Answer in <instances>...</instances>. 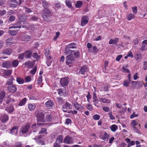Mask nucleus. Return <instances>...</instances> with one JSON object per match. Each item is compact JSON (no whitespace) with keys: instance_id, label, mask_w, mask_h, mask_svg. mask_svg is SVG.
Here are the masks:
<instances>
[{"instance_id":"obj_1","label":"nucleus","mask_w":147,"mask_h":147,"mask_svg":"<svg viewBox=\"0 0 147 147\" xmlns=\"http://www.w3.org/2000/svg\"><path fill=\"white\" fill-rule=\"evenodd\" d=\"M35 115L37 118V121L38 122H45V119H44L45 115L42 111H37L35 113Z\"/></svg>"},{"instance_id":"obj_2","label":"nucleus","mask_w":147,"mask_h":147,"mask_svg":"<svg viewBox=\"0 0 147 147\" xmlns=\"http://www.w3.org/2000/svg\"><path fill=\"white\" fill-rule=\"evenodd\" d=\"M66 64L68 65L69 67L71 66L69 65L73 63L75 61V58L73 55L70 54L67 55L65 58Z\"/></svg>"},{"instance_id":"obj_3","label":"nucleus","mask_w":147,"mask_h":147,"mask_svg":"<svg viewBox=\"0 0 147 147\" xmlns=\"http://www.w3.org/2000/svg\"><path fill=\"white\" fill-rule=\"evenodd\" d=\"M69 82V79L67 77H64L61 78L60 83L61 85L63 86H66L67 85Z\"/></svg>"},{"instance_id":"obj_4","label":"nucleus","mask_w":147,"mask_h":147,"mask_svg":"<svg viewBox=\"0 0 147 147\" xmlns=\"http://www.w3.org/2000/svg\"><path fill=\"white\" fill-rule=\"evenodd\" d=\"M7 88V90L10 93H14L17 91L16 86L14 84L8 86Z\"/></svg>"},{"instance_id":"obj_5","label":"nucleus","mask_w":147,"mask_h":147,"mask_svg":"<svg viewBox=\"0 0 147 147\" xmlns=\"http://www.w3.org/2000/svg\"><path fill=\"white\" fill-rule=\"evenodd\" d=\"M89 19L87 16H83L82 18L81 22V25L82 26H84L86 24L88 23Z\"/></svg>"},{"instance_id":"obj_6","label":"nucleus","mask_w":147,"mask_h":147,"mask_svg":"<svg viewBox=\"0 0 147 147\" xmlns=\"http://www.w3.org/2000/svg\"><path fill=\"white\" fill-rule=\"evenodd\" d=\"M109 136V134L106 131L104 132L103 134H100V137L101 139L106 141H108Z\"/></svg>"},{"instance_id":"obj_7","label":"nucleus","mask_w":147,"mask_h":147,"mask_svg":"<svg viewBox=\"0 0 147 147\" xmlns=\"http://www.w3.org/2000/svg\"><path fill=\"white\" fill-rule=\"evenodd\" d=\"M19 21L20 22H25L27 19V16L24 13H23L20 15L18 16Z\"/></svg>"},{"instance_id":"obj_8","label":"nucleus","mask_w":147,"mask_h":147,"mask_svg":"<svg viewBox=\"0 0 147 147\" xmlns=\"http://www.w3.org/2000/svg\"><path fill=\"white\" fill-rule=\"evenodd\" d=\"M30 124L29 123L24 126L22 127L21 129V132L23 133H26L29 130L30 127Z\"/></svg>"},{"instance_id":"obj_9","label":"nucleus","mask_w":147,"mask_h":147,"mask_svg":"<svg viewBox=\"0 0 147 147\" xmlns=\"http://www.w3.org/2000/svg\"><path fill=\"white\" fill-rule=\"evenodd\" d=\"M64 142L67 144H72L73 143V138L69 136H67L64 138Z\"/></svg>"},{"instance_id":"obj_10","label":"nucleus","mask_w":147,"mask_h":147,"mask_svg":"<svg viewBox=\"0 0 147 147\" xmlns=\"http://www.w3.org/2000/svg\"><path fill=\"white\" fill-rule=\"evenodd\" d=\"M11 62L10 61H7L3 62L2 63V66L7 68H10L11 66Z\"/></svg>"},{"instance_id":"obj_11","label":"nucleus","mask_w":147,"mask_h":147,"mask_svg":"<svg viewBox=\"0 0 147 147\" xmlns=\"http://www.w3.org/2000/svg\"><path fill=\"white\" fill-rule=\"evenodd\" d=\"M12 53V50L9 48H6L4 49L2 51V54L3 55H10Z\"/></svg>"},{"instance_id":"obj_12","label":"nucleus","mask_w":147,"mask_h":147,"mask_svg":"<svg viewBox=\"0 0 147 147\" xmlns=\"http://www.w3.org/2000/svg\"><path fill=\"white\" fill-rule=\"evenodd\" d=\"M45 105L47 108L50 109L53 105L54 103L52 100H49L46 102Z\"/></svg>"},{"instance_id":"obj_13","label":"nucleus","mask_w":147,"mask_h":147,"mask_svg":"<svg viewBox=\"0 0 147 147\" xmlns=\"http://www.w3.org/2000/svg\"><path fill=\"white\" fill-rule=\"evenodd\" d=\"M13 28H14L11 27V26L9 28V34L12 36L16 35L17 33V31L16 30L12 29Z\"/></svg>"},{"instance_id":"obj_14","label":"nucleus","mask_w":147,"mask_h":147,"mask_svg":"<svg viewBox=\"0 0 147 147\" xmlns=\"http://www.w3.org/2000/svg\"><path fill=\"white\" fill-rule=\"evenodd\" d=\"M5 91L2 90L0 92V103H2L3 101L4 98L5 96Z\"/></svg>"},{"instance_id":"obj_15","label":"nucleus","mask_w":147,"mask_h":147,"mask_svg":"<svg viewBox=\"0 0 147 147\" xmlns=\"http://www.w3.org/2000/svg\"><path fill=\"white\" fill-rule=\"evenodd\" d=\"M32 52L28 50L24 52L25 57L26 58H30L32 54Z\"/></svg>"},{"instance_id":"obj_16","label":"nucleus","mask_w":147,"mask_h":147,"mask_svg":"<svg viewBox=\"0 0 147 147\" xmlns=\"http://www.w3.org/2000/svg\"><path fill=\"white\" fill-rule=\"evenodd\" d=\"M11 27L14 28H21V23L19 21L17 22L15 24H14Z\"/></svg>"},{"instance_id":"obj_17","label":"nucleus","mask_w":147,"mask_h":147,"mask_svg":"<svg viewBox=\"0 0 147 147\" xmlns=\"http://www.w3.org/2000/svg\"><path fill=\"white\" fill-rule=\"evenodd\" d=\"M88 71V69L87 66H84L81 68V70L80 71L79 73L80 74H84L85 72H87Z\"/></svg>"},{"instance_id":"obj_18","label":"nucleus","mask_w":147,"mask_h":147,"mask_svg":"<svg viewBox=\"0 0 147 147\" xmlns=\"http://www.w3.org/2000/svg\"><path fill=\"white\" fill-rule=\"evenodd\" d=\"M36 105L35 104H28V107L29 110L30 111L34 110L36 107Z\"/></svg>"},{"instance_id":"obj_19","label":"nucleus","mask_w":147,"mask_h":147,"mask_svg":"<svg viewBox=\"0 0 147 147\" xmlns=\"http://www.w3.org/2000/svg\"><path fill=\"white\" fill-rule=\"evenodd\" d=\"M31 37L29 35H24L22 37V39L23 41L27 42L30 40Z\"/></svg>"},{"instance_id":"obj_20","label":"nucleus","mask_w":147,"mask_h":147,"mask_svg":"<svg viewBox=\"0 0 147 147\" xmlns=\"http://www.w3.org/2000/svg\"><path fill=\"white\" fill-rule=\"evenodd\" d=\"M74 106L76 109L78 110L82 109L83 107L80 105L77 102H75L74 103Z\"/></svg>"},{"instance_id":"obj_21","label":"nucleus","mask_w":147,"mask_h":147,"mask_svg":"<svg viewBox=\"0 0 147 147\" xmlns=\"http://www.w3.org/2000/svg\"><path fill=\"white\" fill-rule=\"evenodd\" d=\"M14 80L13 78L11 77V78L9 79L7 81L6 84L8 86L13 85V80Z\"/></svg>"},{"instance_id":"obj_22","label":"nucleus","mask_w":147,"mask_h":147,"mask_svg":"<svg viewBox=\"0 0 147 147\" xmlns=\"http://www.w3.org/2000/svg\"><path fill=\"white\" fill-rule=\"evenodd\" d=\"M119 40V39L117 38H115L114 39H110L109 44L110 45L114 44H116Z\"/></svg>"},{"instance_id":"obj_23","label":"nucleus","mask_w":147,"mask_h":147,"mask_svg":"<svg viewBox=\"0 0 147 147\" xmlns=\"http://www.w3.org/2000/svg\"><path fill=\"white\" fill-rule=\"evenodd\" d=\"M10 133L12 134L15 135L18 132V127H17L15 126L13 127L10 130Z\"/></svg>"},{"instance_id":"obj_24","label":"nucleus","mask_w":147,"mask_h":147,"mask_svg":"<svg viewBox=\"0 0 147 147\" xmlns=\"http://www.w3.org/2000/svg\"><path fill=\"white\" fill-rule=\"evenodd\" d=\"M53 119V116L51 114L47 115L45 119V121H50L52 120Z\"/></svg>"},{"instance_id":"obj_25","label":"nucleus","mask_w":147,"mask_h":147,"mask_svg":"<svg viewBox=\"0 0 147 147\" xmlns=\"http://www.w3.org/2000/svg\"><path fill=\"white\" fill-rule=\"evenodd\" d=\"M50 15H47L43 14L42 15L43 19L46 21H49V18L51 17Z\"/></svg>"},{"instance_id":"obj_26","label":"nucleus","mask_w":147,"mask_h":147,"mask_svg":"<svg viewBox=\"0 0 147 147\" xmlns=\"http://www.w3.org/2000/svg\"><path fill=\"white\" fill-rule=\"evenodd\" d=\"M93 102L94 103V104L95 106H96V102L98 103V99L96 95L95 92H94L93 94Z\"/></svg>"},{"instance_id":"obj_27","label":"nucleus","mask_w":147,"mask_h":147,"mask_svg":"<svg viewBox=\"0 0 147 147\" xmlns=\"http://www.w3.org/2000/svg\"><path fill=\"white\" fill-rule=\"evenodd\" d=\"M8 115L4 114L2 117V121L3 123H5L8 120Z\"/></svg>"},{"instance_id":"obj_28","label":"nucleus","mask_w":147,"mask_h":147,"mask_svg":"<svg viewBox=\"0 0 147 147\" xmlns=\"http://www.w3.org/2000/svg\"><path fill=\"white\" fill-rule=\"evenodd\" d=\"M26 100L27 99L26 98H24L19 102L18 105L19 106H22L24 105L26 102Z\"/></svg>"},{"instance_id":"obj_29","label":"nucleus","mask_w":147,"mask_h":147,"mask_svg":"<svg viewBox=\"0 0 147 147\" xmlns=\"http://www.w3.org/2000/svg\"><path fill=\"white\" fill-rule=\"evenodd\" d=\"M69 46H67L65 49V53L66 55L71 53V50L70 49Z\"/></svg>"},{"instance_id":"obj_30","label":"nucleus","mask_w":147,"mask_h":147,"mask_svg":"<svg viewBox=\"0 0 147 147\" xmlns=\"http://www.w3.org/2000/svg\"><path fill=\"white\" fill-rule=\"evenodd\" d=\"M5 110L7 111L8 113H11L14 111V107L12 106L7 107L6 108Z\"/></svg>"},{"instance_id":"obj_31","label":"nucleus","mask_w":147,"mask_h":147,"mask_svg":"<svg viewBox=\"0 0 147 147\" xmlns=\"http://www.w3.org/2000/svg\"><path fill=\"white\" fill-rule=\"evenodd\" d=\"M12 70H7L5 71L3 74L4 75H5L6 76H8L11 75L12 73Z\"/></svg>"},{"instance_id":"obj_32","label":"nucleus","mask_w":147,"mask_h":147,"mask_svg":"<svg viewBox=\"0 0 147 147\" xmlns=\"http://www.w3.org/2000/svg\"><path fill=\"white\" fill-rule=\"evenodd\" d=\"M43 14H46L47 15H51V12L48 9L45 8L43 11Z\"/></svg>"},{"instance_id":"obj_33","label":"nucleus","mask_w":147,"mask_h":147,"mask_svg":"<svg viewBox=\"0 0 147 147\" xmlns=\"http://www.w3.org/2000/svg\"><path fill=\"white\" fill-rule=\"evenodd\" d=\"M135 17V16L132 14L130 13L128 14L127 17V19L128 20H130L134 19Z\"/></svg>"},{"instance_id":"obj_34","label":"nucleus","mask_w":147,"mask_h":147,"mask_svg":"<svg viewBox=\"0 0 147 147\" xmlns=\"http://www.w3.org/2000/svg\"><path fill=\"white\" fill-rule=\"evenodd\" d=\"M82 5L83 3L82 1H78L76 4V7L77 8H80L82 6Z\"/></svg>"},{"instance_id":"obj_35","label":"nucleus","mask_w":147,"mask_h":147,"mask_svg":"<svg viewBox=\"0 0 147 147\" xmlns=\"http://www.w3.org/2000/svg\"><path fill=\"white\" fill-rule=\"evenodd\" d=\"M117 128V126L115 125H113L110 127L111 130L113 132H115Z\"/></svg>"},{"instance_id":"obj_36","label":"nucleus","mask_w":147,"mask_h":147,"mask_svg":"<svg viewBox=\"0 0 147 147\" xmlns=\"http://www.w3.org/2000/svg\"><path fill=\"white\" fill-rule=\"evenodd\" d=\"M142 55L140 52H138L137 54L135 55V58L137 60L141 59Z\"/></svg>"},{"instance_id":"obj_37","label":"nucleus","mask_w":147,"mask_h":147,"mask_svg":"<svg viewBox=\"0 0 147 147\" xmlns=\"http://www.w3.org/2000/svg\"><path fill=\"white\" fill-rule=\"evenodd\" d=\"M42 6L45 8H47L48 7L49 4L45 1H43L42 2Z\"/></svg>"},{"instance_id":"obj_38","label":"nucleus","mask_w":147,"mask_h":147,"mask_svg":"<svg viewBox=\"0 0 147 147\" xmlns=\"http://www.w3.org/2000/svg\"><path fill=\"white\" fill-rule=\"evenodd\" d=\"M64 107H65L67 109H69L71 108V106L70 104L67 102H66L65 105H64Z\"/></svg>"},{"instance_id":"obj_39","label":"nucleus","mask_w":147,"mask_h":147,"mask_svg":"<svg viewBox=\"0 0 147 147\" xmlns=\"http://www.w3.org/2000/svg\"><path fill=\"white\" fill-rule=\"evenodd\" d=\"M100 100L103 103H109L110 102V100L104 98H100Z\"/></svg>"},{"instance_id":"obj_40","label":"nucleus","mask_w":147,"mask_h":147,"mask_svg":"<svg viewBox=\"0 0 147 147\" xmlns=\"http://www.w3.org/2000/svg\"><path fill=\"white\" fill-rule=\"evenodd\" d=\"M65 3L66 5L69 8L71 7L72 6L71 2L69 0H66Z\"/></svg>"},{"instance_id":"obj_41","label":"nucleus","mask_w":147,"mask_h":147,"mask_svg":"<svg viewBox=\"0 0 147 147\" xmlns=\"http://www.w3.org/2000/svg\"><path fill=\"white\" fill-rule=\"evenodd\" d=\"M16 81L20 84H22L24 83V80L22 78H17Z\"/></svg>"},{"instance_id":"obj_42","label":"nucleus","mask_w":147,"mask_h":147,"mask_svg":"<svg viewBox=\"0 0 147 147\" xmlns=\"http://www.w3.org/2000/svg\"><path fill=\"white\" fill-rule=\"evenodd\" d=\"M62 140L63 137L62 136L60 135L57 137L56 141L59 142V143H61L62 142Z\"/></svg>"},{"instance_id":"obj_43","label":"nucleus","mask_w":147,"mask_h":147,"mask_svg":"<svg viewBox=\"0 0 147 147\" xmlns=\"http://www.w3.org/2000/svg\"><path fill=\"white\" fill-rule=\"evenodd\" d=\"M28 20L31 21H37L38 20V17L37 16H32L30 19H29Z\"/></svg>"},{"instance_id":"obj_44","label":"nucleus","mask_w":147,"mask_h":147,"mask_svg":"<svg viewBox=\"0 0 147 147\" xmlns=\"http://www.w3.org/2000/svg\"><path fill=\"white\" fill-rule=\"evenodd\" d=\"M12 64L13 66L14 67H17L18 64V61L16 60H14L12 61Z\"/></svg>"},{"instance_id":"obj_45","label":"nucleus","mask_w":147,"mask_h":147,"mask_svg":"<svg viewBox=\"0 0 147 147\" xmlns=\"http://www.w3.org/2000/svg\"><path fill=\"white\" fill-rule=\"evenodd\" d=\"M76 44L75 43L73 42V43H71L69 44L68 45H67V46H69V45H70V46H69L70 48L74 49V48H76Z\"/></svg>"},{"instance_id":"obj_46","label":"nucleus","mask_w":147,"mask_h":147,"mask_svg":"<svg viewBox=\"0 0 147 147\" xmlns=\"http://www.w3.org/2000/svg\"><path fill=\"white\" fill-rule=\"evenodd\" d=\"M12 41L13 39L11 38H8L6 40V44L7 45H10V44H9L10 43L11 44H12Z\"/></svg>"},{"instance_id":"obj_47","label":"nucleus","mask_w":147,"mask_h":147,"mask_svg":"<svg viewBox=\"0 0 147 147\" xmlns=\"http://www.w3.org/2000/svg\"><path fill=\"white\" fill-rule=\"evenodd\" d=\"M11 98L9 96H8L5 99V101L6 104H9L11 101Z\"/></svg>"},{"instance_id":"obj_48","label":"nucleus","mask_w":147,"mask_h":147,"mask_svg":"<svg viewBox=\"0 0 147 147\" xmlns=\"http://www.w3.org/2000/svg\"><path fill=\"white\" fill-rule=\"evenodd\" d=\"M57 100L60 105L63 104V100L60 97H58L57 98Z\"/></svg>"},{"instance_id":"obj_49","label":"nucleus","mask_w":147,"mask_h":147,"mask_svg":"<svg viewBox=\"0 0 147 147\" xmlns=\"http://www.w3.org/2000/svg\"><path fill=\"white\" fill-rule=\"evenodd\" d=\"M129 82V81H128L127 80H125L123 82V85L125 86H128Z\"/></svg>"},{"instance_id":"obj_50","label":"nucleus","mask_w":147,"mask_h":147,"mask_svg":"<svg viewBox=\"0 0 147 147\" xmlns=\"http://www.w3.org/2000/svg\"><path fill=\"white\" fill-rule=\"evenodd\" d=\"M37 70V67L35 66L34 68L30 71V73L32 75H34Z\"/></svg>"},{"instance_id":"obj_51","label":"nucleus","mask_w":147,"mask_h":147,"mask_svg":"<svg viewBox=\"0 0 147 147\" xmlns=\"http://www.w3.org/2000/svg\"><path fill=\"white\" fill-rule=\"evenodd\" d=\"M36 143L38 145H44L45 144V142L43 140H37L36 142Z\"/></svg>"},{"instance_id":"obj_52","label":"nucleus","mask_w":147,"mask_h":147,"mask_svg":"<svg viewBox=\"0 0 147 147\" xmlns=\"http://www.w3.org/2000/svg\"><path fill=\"white\" fill-rule=\"evenodd\" d=\"M47 129L44 128H42L40 131H39V134H42L45 132V134H47V132H46Z\"/></svg>"},{"instance_id":"obj_53","label":"nucleus","mask_w":147,"mask_h":147,"mask_svg":"<svg viewBox=\"0 0 147 147\" xmlns=\"http://www.w3.org/2000/svg\"><path fill=\"white\" fill-rule=\"evenodd\" d=\"M132 10L133 13L134 14H136L137 11V7L136 6L132 7Z\"/></svg>"},{"instance_id":"obj_54","label":"nucleus","mask_w":147,"mask_h":147,"mask_svg":"<svg viewBox=\"0 0 147 147\" xmlns=\"http://www.w3.org/2000/svg\"><path fill=\"white\" fill-rule=\"evenodd\" d=\"M24 8L25 9V11L28 13H29L32 11L31 9L28 8L26 7H24Z\"/></svg>"},{"instance_id":"obj_55","label":"nucleus","mask_w":147,"mask_h":147,"mask_svg":"<svg viewBox=\"0 0 147 147\" xmlns=\"http://www.w3.org/2000/svg\"><path fill=\"white\" fill-rule=\"evenodd\" d=\"M93 117L94 119L98 120L99 119L100 117L99 115L96 114L93 116Z\"/></svg>"},{"instance_id":"obj_56","label":"nucleus","mask_w":147,"mask_h":147,"mask_svg":"<svg viewBox=\"0 0 147 147\" xmlns=\"http://www.w3.org/2000/svg\"><path fill=\"white\" fill-rule=\"evenodd\" d=\"M74 55L76 58H78L80 57V52L79 51L75 52Z\"/></svg>"},{"instance_id":"obj_57","label":"nucleus","mask_w":147,"mask_h":147,"mask_svg":"<svg viewBox=\"0 0 147 147\" xmlns=\"http://www.w3.org/2000/svg\"><path fill=\"white\" fill-rule=\"evenodd\" d=\"M123 72L125 73H129L130 72V71L128 69H126L125 67L123 66L122 67Z\"/></svg>"},{"instance_id":"obj_58","label":"nucleus","mask_w":147,"mask_h":147,"mask_svg":"<svg viewBox=\"0 0 147 147\" xmlns=\"http://www.w3.org/2000/svg\"><path fill=\"white\" fill-rule=\"evenodd\" d=\"M25 80L27 82H29L31 80V77L30 76H28L25 78Z\"/></svg>"},{"instance_id":"obj_59","label":"nucleus","mask_w":147,"mask_h":147,"mask_svg":"<svg viewBox=\"0 0 147 147\" xmlns=\"http://www.w3.org/2000/svg\"><path fill=\"white\" fill-rule=\"evenodd\" d=\"M6 4V1L3 0H0V6H4V5Z\"/></svg>"},{"instance_id":"obj_60","label":"nucleus","mask_w":147,"mask_h":147,"mask_svg":"<svg viewBox=\"0 0 147 147\" xmlns=\"http://www.w3.org/2000/svg\"><path fill=\"white\" fill-rule=\"evenodd\" d=\"M18 5V4H17V3H11L9 4V5L11 7L15 8Z\"/></svg>"},{"instance_id":"obj_61","label":"nucleus","mask_w":147,"mask_h":147,"mask_svg":"<svg viewBox=\"0 0 147 147\" xmlns=\"http://www.w3.org/2000/svg\"><path fill=\"white\" fill-rule=\"evenodd\" d=\"M57 91L58 94L60 95V96L61 95V94L63 93V89L62 88H60L58 89L57 90Z\"/></svg>"},{"instance_id":"obj_62","label":"nucleus","mask_w":147,"mask_h":147,"mask_svg":"<svg viewBox=\"0 0 147 147\" xmlns=\"http://www.w3.org/2000/svg\"><path fill=\"white\" fill-rule=\"evenodd\" d=\"M60 143H59V142H57V141H56L54 144V147H61V146H60L61 145L60 144Z\"/></svg>"},{"instance_id":"obj_63","label":"nucleus","mask_w":147,"mask_h":147,"mask_svg":"<svg viewBox=\"0 0 147 147\" xmlns=\"http://www.w3.org/2000/svg\"><path fill=\"white\" fill-rule=\"evenodd\" d=\"M86 108L88 110L90 111H91L92 110V105L90 104H88L86 106Z\"/></svg>"},{"instance_id":"obj_64","label":"nucleus","mask_w":147,"mask_h":147,"mask_svg":"<svg viewBox=\"0 0 147 147\" xmlns=\"http://www.w3.org/2000/svg\"><path fill=\"white\" fill-rule=\"evenodd\" d=\"M6 13V11L5 10H0V16H3Z\"/></svg>"}]
</instances>
